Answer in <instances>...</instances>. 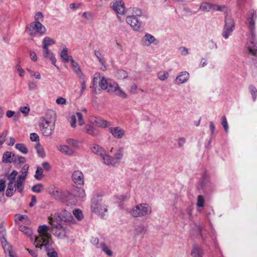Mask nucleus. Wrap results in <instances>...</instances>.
Segmentation results:
<instances>
[{"label": "nucleus", "instance_id": "nucleus-32", "mask_svg": "<svg viewBox=\"0 0 257 257\" xmlns=\"http://www.w3.org/2000/svg\"><path fill=\"white\" fill-rule=\"evenodd\" d=\"M135 231L136 234H143L146 232L145 225L142 223L136 224L135 226Z\"/></svg>", "mask_w": 257, "mask_h": 257}, {"label": "nucleus", "instance_id": "nucleus-21", "mask_svg": "<svg viewBox=\"0 0 257 257\" xmlns=\"http://www.w3.org/2000/svg\"><path fill=\"white\" fill-rule=\"evenodd\" d=\"M90 121L95 126L102 128L109 127L111 125L110 122L98 117H92Z\"/></svg>", "mask_w": 257, "mask_h": 257}, {"label": "nucleus", "instance_id": "nucleus-11", "mask_svg": "<svg viewBox=\"0 0 257 257\" xmlns=\"http://www.w3.org/2000/svg\"><path fill=\"white\" fill-rule=\"evenodd\" d=\"M53 218H54L55 221H58L57 220L58 218L60 221L68 222L70 224L76 223L75 220L73 218L71 213L65 209L61 210L59 212L55 213Z\"/></svg>", "mask_w": 257, "mask_h": 257}, {"label": "nucleus", "instance_id": "nucleus-33", "mask_svg": "<svg viewBox=\"0 0 257 257\" xmlns=\"http://www.w3.org/2000/svg\"><path fill=\"white\" fill-rule=\"evenodd\" d=\"M114 76L118 79H124L128 77V74L125 71L122 69H119L117 70Z\"/></svg>", "mask_w": 257, "mask_h": 257}, {"label": "nucleus", "instance_id": "nucleus-4", "mask_svg": "<svg viewBox=\"0 0 257 257\" xmlns=\"http://www.w3.org/2000/svg\"><path fill=\"white\" fill-rule=\"evenodd\" d=\"M128 213L133 217H146L151 214L152 207L148 203H140L133 206L132 208L129 210Z\"/></svg>", "mask_w": 257, "mask_h": 257}, {"label": "nucleus", "instance_id": "nucleus-41", "mask_svg": "<svg viewBox=\"0 0 257 257\" xmlns=\"http://www.w3.org/2000/svg\"><path fill=\"white\" fill-rule=\"evenodd\" d=\"M28 89L30 91L36 90L38 89V83L34 80L29 81L28 82Z\"/></svg>", "mask_w": 257, "mask_h": 257}, {"label": "nucleus", "instance_id": "nucleus-61", "mask_svg": "<svg viewBox=\"0 0 257 257\" xmlns=\"http://www.w3.org/2000/svg\"><path fill=\"white\" fill-rule=\"evenodd\" d=\"M130 195L128 193L125 194H121L118 196V199L120 201H124L129 199Z\"/></svg>", "mask_w": 257, "mask_h": 257}, {"label": "nucleus", "instance_id": "nucleus-55", "mask_svg": "<svg viewBox=\"0 0 257 257\" xmlns=\"http://www.w3.org/2000/svg\"><path fill=\"white\" fill-rule=\"evenodd\" d=\"M249 89L250 92L251 93V94L252 95L253 101H255L256 98L257 96V89H256V88L254 86H253L252 85H251L249 86Z\"/></svg>", "mask_w": 257, "mask_h": 257}, {"label": "nucleus", "instance_id": "nucleus-2", "mask_svg": "<svg viewBox=\"0 0 257 257\" xmlns=\"http://www.w3.org/2000/svg\"><path fill=\"white\" fill-rule=\"evenodd\" d=\"M256 19V13L253 10L250 11L246 22L249 30L246 47L248 53L254 56L257 55V41L255 32V23Z\"/></svg>", "mask_w": 257, "mask_h": 257}, {"label": "nucleus", "instance_id": "nucleus-28", "mask_svg": "<svg viewBox=\"0 0 257 257\" xmlns=\"http://www.w3.org/2000/svg\"><path fill=\"white\" fill-rule=\"evenodd\" d=\"M60 57L64 63L68 62L73 58L71 56L68 55V49L65 45L63 47V49L60 53Z\"/></svg>", "mask_w": 257, "mask_h": 257}, {"label": "nucleus", "instance_id": "nucleus-48", "mask_svg": "<svg viewBox=\"0 0 257 257\" xmlns=\"http://www.w3.org/2000/svg\"><path fill=\"white\" fill-rule=\"evenodd\" d=\"M158 78L161 81H165L168 79L169 73L167 71H160L158 73Z\"/></svg>", "mask_w": 257, "mask_h": 257}, {"label": "nucleus", "instance_id": "nucleus-6", "mask_svg": "<svg viewBox=\"0 0 257 257\" xmlns=\"http://www.w3.org/2000/svg\"><path fill=\"white\" fill-rule=\"evenodd\" d=\"M48 192L52 197L56 200L66 202L67 205H75L76 203V200L74 197H72L70 201H68V199L65 198L64 192L60 188L53 185H50L48 188Z\"/></svg>", "mask_w": 257, "mask_h": 257}, {"label": "nucleus", "instance_id": "nucleus-5", "mask_svg": "<svg viewBox=\"0 0 257 257\" xmlns=\"http://www.w3.org/2000/svg\"><path fill=\"white\" fill-rule=\"evenodd\" d=\"M0 241L7 257H17L12 245L6 237V229L4 223L0 224Z\"/></svg>", "mask_w": 257, "mask_h": 257}, {"label": "nucleus", "instance_id": "nucleus-53", "mask_svg": "<svg viewBox=\"0 0 257 257\" xmlns=\"http://www.w3.org/2000/svg\"><path fill=\"white\" fill-rule=\"evenodd\" d=\"M221 124L222 125L226 133L228 132V125L227 121L225 115L222 116L221 118Z\"/></svg>", "mask_w": 257, "mask_h": 257}, {"label": "nucleus", "instance_id": "nucleus-1", "mask_svg": "<svg viewBox=\"0 0 257 257\" xmlns=\"http://www.w3.org/2000/svg\"><path fill=\"white\" fill-rule=\"evenodd\" d=\"M50 227L47 225H40L38 228L39 236L35 237L34 245L36 248H40L44 251H47V257H58L56 251L51 250L52 247L51 243V235L49 232Z\"/></svg>", "mask_w": 257, "mask_h": 257}, {"label": "nucleus", "instance_id": "nucleus-29", "mask_svg": "<svg viewBox=\"0 0 257 257\" xmlns=\"http://www.w3.org/2000/svg\"><path fill=\"white\" fill-rule=\"evenodd\" d=\"M94 55L97 57L99 62L101 65V67L100 68L101 70L104 71L106 69V67L105 66V61L104 59V57L102 56L100 52L98 51H94Z\"/></svg>", "mask_w": 257, "mask_h": 257}, {"label": "nucleus", "instance_id": "nucleus-20", "mask_svg": "<svg viewBox=\"0 0 257 257\" xmlns=\"http://www.w3.org/2000/svg\"><path fill=\"white\" fill-rule=\"evenodd\" d=\"M77 119L78 120V124L80 125L84 124V121L83 119L82 114L79 112H77L75 114H73L70 117L69 122L72 127H76V121Z\"/></svg>", "mask_w": 257, "mask_h": 257}, {"label": "nucleus", "instance_id": "nucleus-9", "mask_svg": "<svg viewBox=\"0 0 257 257\" xmlns=\"http://www.w3.org/2000/svg\"><path fill=\"white\" fill-rule=\"evenodd\" d=\"M42 134L45 137H50L54 133L55 129V121H49L42 118L39 124Z\"/></svg>", "mask_w": 257, "mask_h": 257}, {"label": "nucleus", "instance_id": "nucleus-16", "mask_svg": "<svg viewBox=\"0 0 257 257\" xmlns=\"http://www.w3.org/2000/svg\"><path fill=\"white\" fill-rule=\"evenodd\" d=\"M125 21L126 23L130 25L134 31H138L140 29L142 22L138 19L137 16L134 15L127 16Z\"/></svg>", "mask_w": 257, "mask_h": 257}, {"label": "nucleus", "instance_id": "nucleus-58", "mask_svg": "<svg viewBox=\"0 0 257 257\" xmlns=\"http://www.w3.org/2000/svg\"><path fill=\"white\" fill-rule=\"evenodd\" d=\"M43 15L42 13L38 12L35 16V22H39L41 23L43 21Z\"/></svg>", "mask_w": 257, "mask_h": 257}, {"label": "nucleus", "instance_id": "nucleus-8", "mask_svg": "<svg viewBox=\"0 0 257 257\" xmlns=\"http://www.w3.org/2000/svg\"><path fill=\"white\" fill-rule=\"evenodd\" d=\"M48 222L51 225L53 229H56L55 231L53 232L54 235L59 238H63L66 236L65 228L60 222L55 221L52 215L48 217Z\"/></svg>", "mask_w": 257, "mask_h": 257}, {"label": "nucleus", "instance_id": "nucleus-15", "mask_svg": "<svg viewBox=\"0 0 257 257\" xmlns=\"http://www.w3.org/2000/svg\"><path fill=\"white\" fill-rule=\"evenodd\" d=\"M110 80L106 79L104 77L100 76L99 73H96L93 77V85H96L99 82V86L102 90L107 89Z\"/></svg>", "mask_w": 257, "mask_h": 257}, {"label": "nucleus", "instance_id": "nucleus-54", "mask_svg": "<svg viewBox=\"0 0 257 257\" xmlns=\"http://www.w3.org/2000/svg\"><path fill=\"white\" fill-rule=\"evenodd\" d=\"M66 142L68 144L74 147L77 148L79 147V142L76 140L72 139H68L66 140Z\"/></svg>", "mask_w": 257, "mask_h": 257}, {"label": "nucleus", "instance_id": "nucleus-56", "mask_svg": "<svg viewBox=\"0 0 257 257\" xmlns=\"http://www.w3.org/2000/svg\"><path fill=\"white\" fill-rule=\"evenodd\" d=\"M205 202L204 198L202 195H198L197 197V206L199 207H202Z\"/></svg>", "mask_w": 257, "mask_h": 257}, {"label": "nucleus", "instance_id": "nucleus-7", "mask_svg": "<svg viewBox=\"0 0 257 257\" xmlns=\"http://www.w3.org/2000/svg\"><path fill=\"white\" fill-rule=\"evenodd\" d=\"M124 156V148L123 147H118L114 153L113 157L107 154L105 155V159H104V164L108 166L114 167L118 165L120 161L123 159Z\"/></svg>", "mask_w": 257, "mask_h": 257}, {"label": "nucleus", "instance_id": "nucleus-59", "mask_svg": "<svg viewBox=\"0 0 257 257\" xmlns=\"http://www.w3.org/2000/svg\"><path fill=\"white\" fill-rule=\"evenodd\" d=\"M27 219V216L24 215L16 214L14 216V219L16 222L22 221L23 219Z\"/></svg>", "mask_w": 257, "mask_h": 257}, {"label": "nucleus", "instance_id": "nucleus-51", "mask_svg": "<svg viewBox=\"0 0 257 257\" xmlns=\"http://www.w3.org/2000/svg\"><path fill=\"white\" fill-rule=\"evenodd\" d=\"M100 246L102 250L108 256H111L112 255V251L109 249L108 246L104 243H101L100 244Z\"/></svg>", "mask_w": 257, "mask_h": 257}, {"label": "nucleus", "instance_id": "nucleus-24", "mask_svg": "<svg viewBox=\"0 0 257 257\" xmlns=\"http://www.w3.org/2000/svg\"><path fill=\"white\" fill-rule=\"evenodd\" d=\"M19 229L21 231L23 232L25 235L29 236L32 241L34 240L35 241V237H38L39 236H33V230L32 229L28 227L25 226H20L19 227ZM39 234V233L38 232Z\"/></svg>", "mask_w": 257, "mask_h": 257}, {"label": "nucleus", "instance_id": "nucleus-10", "mask_svg": "<svg viewBox=\"0 0 257 257\" xmlns=\"http://www.w3.org/2000/svg\"><path fill=\"white\" fill-rule=\"evenodd\" d=\"M29 34L34 37L36 33L43 35L45 33L46 29L45 27L39 22H34L27 27Z\"/></svg>", "mask_w": 257, "mask_h": 257}, {"label": "nucleus", "instance_id": "nucleus-46", "mask_svg": "<svg viewBox=\"0 0 257 257\" xmlns=\"http://www.w3.org/2000/svg\"><path fill=\"white\" fill-rule=\"evenodd\" d=\"M44 190V186L41 183H38L32 187V190L35 193H40Z\"/></svg>", "mask_w": 257, "mask_h": 257}, {"label": "nucleus", "instance_id": "nucleus-18", "mask_svg": "<svg viewBox=\"0 0 257 257\" xmlns=\"http://www.w3.org/2000/svg\"><path fill=\"white\" fill-rule=\"evenodd\" d=\"M73 182L80 186H83L84 184V176L82 172L79 170L74 171L71 175Z\"/></svg>", "mask_w": 257, "mask_h": 257}, {"label": "nucleus", "instance_id": "nucleus-34", "mask_svg": "<svg viewBox=\"0 0 257 257\" xmlns=\"http://www.w3.org/2000/svg\"><path fill=\"white\" fill-rule=\"evenodd\" d=\"M24 180L17 178L16 183L14 184L16 190H17L20 193H22L24 189Z\"/></svg>", "mask_w": 257, "mask_h": 257}, {"label": "nucleus", "instance_id": "nucleus-26", "mask_svg": "<svg viewBox=\"0 0 257 257\" xmlns=\"http://www.w3.org/2000/svg\"><path fill=\"white\" fill-rule=\"evenodd\" d=\"M84 130L86 133L93 137H96L99 135V131L95 129L90 124H86L85 126Z\"/></svg>", "mask_w": 257, "mask_h": 257}, {"label": "nucleus", "instance_id": "nucleus-35", "mask_svg": "<svg viewBox=\"0 0 257 257\" xmlns=\"http://www.w3.org/2000/svg\"><path fill=\"white\" fill-rule=\"evenodd\" d=\"M119 85L117 83L112 81L109 80V83H108V87H107V91L109 93H113L115 90L118 88Z\"/></svg>", "mask_w": 257, "mask_h": 257}, {"label": "nucleus", "instance_id": "nucleus-31", "mask_svg": "<svg viewBox=\"0 0 257 257\" xmlns=\"http://www.w3.org/2000/svg\"><path fill=\"white\" fill-rule=\"evenodd\" d=\"M213 4L207 2H203L201 3L200 6L201 11L206 12H208L212 11Z\"/></svg>", "mask_w": 257, "mask_h": 257}, {"label": "nucleus", "instance_id": "nucleus-17", "mask_svg": "<svg viewBox=\"0 0 257 257\" xmlns=\"http://www.w3.org/2000/svg\"><path fill=\"white\" fill-rule=\"evenodd\" d=\"M108 131L113 137L117 140L122 139L125 135V131L120 126L109 127Z\"/></svg>", "mask_w": 257, "mask_h": 257}, {"label": "nucleus", "instance_id": "nucleus-19", "mask_svg": "<svg viewBox=\"0 0 257 257\" xmlns=\"http://www.w3.org/2000/svg\"><path fill=\"white\" fill-rule=\"evenodd\" d=\"M90 149L92 153L100 156L101 161L104 163V159H105L104 157L107 155L105 150L99 145L95 144L90 146Z\"/></svg>", "mask_w": 257, "mask_h": 257}, {"label": "nucleus", "instance_id": "nucleus-12", "mask_svg": "<svg viewBox=\"0 0 257 257\" xmlns=\"http://www.w3.org/2000/svg\"><path fill=\"white\" fill-rule=\"evenodd\" d=\"M234 30V22L230 17L226 16L225 19V24L222 32V36L225 39H227Z\"/></svg>", "mask_w": 257, "mask_h": 257}, {"label": "nucleus", "instance_id": "nucleus-14", "mask_svg": "<svg viewBox=\"0 0 257 257\" xmlns=\"http://www.w3.org/2000/svg\"><path fill=\"white\" fill-rule=\"evenodd\" d=\"M159 43L158 39L148 33H146L141 39V44L144 47H149L152 44L157 45Z\"/></svg>", "mask_w": 257, "mask_h": 257}, {"label": "nucleus", "instance_id": "nucleus-60", "mask_svg": "<svg viewBox=\"0 0 257 257\" xmlns=\"http://www.w3.org/2000/svg\"><path fill=\"white\" fill-rule=\"evenodd\" d=\"M56 103L58 105H65L66 103V99L63 97H59L56 99Z\"/></svg>", "mask_w": 257, "mask_h": 257}, {"label": "nucleus", "instance_id": "nucleus-44", "mask_svg": "<svg viewBox=\"0 0 257 257\" xmlns=\"http://www.w3.org/2000/svg\"><path fill=\"white\" fill-rule=\"evenodd\" d=\"M73 214L75 217L78 220H81L83 218L82 212L79 209H75L73 210Z\"/></svg>", "mask_w": 257, "mask_h": 257}, {"label": "nucleus", "instance_id": "nucleus-3", "mask_svg": "<svg viewBox=\"0 0 257 257\" xmlns=\"http://www.w3.org/2000/svg\"><path fill=\"white\" fill-rule=\"evenodd\" d=\"M91 211L101 218H105L107 216L108 206L102 200V197L98 194L93 195L91 199Z\"/></svg>", "mask_w": 257, "mask_h": 257}, {"label": "nucleus", "instance_id": "nucleus-52", "mask_svg": "<svg viewBox=\"0 0 257 257\" xmlns=\"http://www.w3.org/2000/svg\"><path fill=\"white\" fill-rule=\"evenodd\" d=\"M18 174L17 171L14 170L10 174H8L7 176L8 179L9 180V183L13 182L14 183L16 177Z\"/></svg>", "mask_w": 257, "mask_h": 257}, {"label": "nucleus", "instance_id": "nucleus-36", "mask_svg": "<svg viewBox=\"0 0 257 257\" xmlns=\"http://www.w3.org/2000/svg\"><path fill=\"white\" fill-rule=\"evenodd\" d=\"M29 168V166L28 164L24 165L21 171V174L18 176V178L25 180L27 175Z\"/></svg>", "mask_w": 257, "mask_h": 257}, {"label": "nucleus", "instance_id": "nucleus-43", "mask_svg": "<svg viewBox=\"0 0 257 257\" xmlns=\"http://www.w3.org/2000/svg\"><path fill=\"white\" fill-rule=\"evenodd\" d=\"M74 194L76 196L81 198L85 196V193L84 189L81 188H76L74 190Z\"/></svg>", "mask_w": 257, "mask_h": 257}, {"label": "nucleus", "instance_id": "nucleus-62", "mask_svg": "<svg viewBox=\"0 0 257 257\" xmlns=\"http://www.w3.org/2000/svg\"><path fill=\"white\" fill-rule=\"evenodd\" d=\"M16 70L20 77H23L25 75V72L20 66L17 65L16 66Z\"/></svg>", "mask_w": 257, "mask_h": 257}, {"label": "nucleus", "instance_id": "nucleus-57", "mask_svg": "<svg viewBox=\"0 0 257 257\" xmlns=\"http://www.w3.org/2000/svg\"><path fill=\"white\" fill-rule=\"evenodd\" d=\"M8 131L5 130L0 135V148L2 147V145L5 141L6 138L7 136Z\"/></svg>", "mask_w": 257, "mask_h": 257}, {"label": "nucleus", "instance_id": "nucleus-25", "mask_svg": "<svg viewBox=\"0 0 257 257\" xmlns=\"http://www.w3.org/2000/svg\"><path fill=\"white\" fill-rule=\"evenodd\" d=\"M43 55L44 57L49 58L51 61L52 63L56 66V59L48 48H43Z\"/></svg>", "mask_w": 257, "mask_h": 257}, {"label": "nucleus", "instance_id": "nucleus-38", "mask_svg": "<svg viewBox=\"0 0 257 257\" xmlns=\"http://www.w3.org/2000/svg\"><path fill=\"white\" fill-rule=\"evenodd\" d=\"M35 149L36 150L37 153L39 157L44 158L45 156L44 149L39 143H38L36 144Z\"/></svg>", "mask_w": 257, "mask_h": 257}, {"label": "nucleus", "instance_id": "nucleus-45", "mask_svg": "<svg viewBox=\"0 0 257 257\" xmlns=\"http://www.w3.org/2000/svg\"><path fill=\"white\" fill-rule=\"evenodd\" d=\"M43 173V169L39 166L37 167V170L36 171V173L35 175V178L36 179H37L38 180H41L42 179V178L44 177Z\"/></svg>", "mask_w": 257, "mask_h": 257}, {"label": "nucleus", "instance_id": "nucleus-40", "mask_svg": "<svg viewBox=\"0 0 257 257\" xmlns=\"http://www.w3.org/2000/svg\"><path fill=\"white\" fill-rule=\"evenodd\" d=\"M27 72L29 73L31 77H35L37 79H40L41 78V74L38 71H35L30 68L27 69Z\"/></svg>", "mask_w": 257, "mask_h": 257}, {"label": "nucleus", "instance_id": "nucleus-23", "mask_svg": "<svg viewBox=\"0 0 257 257\" xmlns=\"http://www.w3.org/2000/svg\"><path fill=\"white\" fill-rule=\"evenodd\" d=\"M190 77L189 73L187 71H183L179 73L175 79L177 84H181L186 82Z\"/></svg>", "mask_w": 257, "mask_h": 257}, {"label": "nucleus", "instance_id": "nucleus-27", "mask_svg": "<svg viewBox=\"0 0 257 257\" xmlns=\"http://www.w3.org/2000/svg\"><path fill=\"white\" fill-rule=\"evenodd\" d=\"M73 70L75 72L78 77H83L84 75L82 72L78 64L72 58L70 61Z\"/></svg>", "mask_w": 257, "mask_h": 257}, {"label": "nucleus", "instance_id": "nucleus-39", "mask_svg": "<svg viewBox=\"0 0 257 257\" xmlns=\"http://www.w3.org/2000/svg\"><path fill=\"white\" fill-rule=\"evenodd\" d=\"M14 184L13 182L9 183L8 188L6 190V195L8 197H11L13 194L14 192L16 191L14 190Z\"/></svg>", "mask_w": 257, "mask_h": 257}, {"label": "nucleus", "instance_id": "nucleus-64", "mask_svg": "<svg viewBox=\"0 0 257 257\" xmlns=\"http://www.w3.org/2000/svg\"><path fill=\"white\" fill-rule=\"evenodd\" d=\"M42 166L43 167L44 169L46 171H49L51 169V165L47 162H43L42 164Z\"/></svg>", "mask_w": 257, "mask_h": 257}, {"label": "nucleus", "instance_id": "nucleus-63", "mask_svg": "<svg viewBox=\"0 0 257 257\" xmlns=\"http://www.w3.org/2000/svg\"><path fill=\"white\" fill-rule=\"evenodd\" d=\"M30 139L32 142H38L39 141V137L36 133H31L30 134Z\"/></svg>", "mask_w": 257, "mask_h": 257}, {"label": "nucleus", "instance_id": "nucleus-13", "mask_svg": "<svg viewBox=\"0 0 257 257\" xmlns=\"http://www.w3.org/2000/svg\"><path fill=\"white\" fill-rule=\"evenodd\" d=\"M109 6L110 8L113 10L117 15H124L125 6L122 0H114L110 3Z\"/></svg>", "mask_w": 257, "mask_h": 257}, {"label": "nucleus", "instance_id": "nucleus-30", "mask_svg": "<svg viewBox=\"0 0 257 257\" xmlns=\"http://www.w3.org/2000/svg\"><path fill=\"white\" fill-rule=\"evenodd\" d=\"M203 251L202 249L197 245H194L191 252V257H202Z\"/></svg>", "mask_w": 257, "mask_h": 257}, {"label": "nucleus", "instance_id": "nucleus-42", "mask_svg": "<svg viewBox=\"0 0 257 257\" xmlns=\"http://www.w3.org/2000/svg\"><path fill=\"white\" fill-rule=\"evenodd\" d=\"M15 148L23 154H26L28 152V149L24 144H17L15 146Z\"/></svg>", "mask_w": 257, "mask_h": 257}, {"label": "nucleus", "instance_id": "nucleus-22", "mask_svg": "<svg viewBox=\"0 0 257 257\" xmlns=\"http://www.w3.org/2000/svg\"><path fill=\"white\" fill-rule=\"evenodd\" d=\"M57 150L62 154L69 156H72L75 154V151L69 146L64 145H58L56 146Z\"/></svg>", "mask_w": 257, "mask_h": 257}, {"label": "nucleus", "instance_id": "nucleus-47", "mask_svg": "<svg viewBox=\"0 0 257 257\" xmlns=\"http://www.w3.org/2000/svg\"><path fill=\"white\" fill-rule=\"evenodd\" d=\"M113 93H114L116 96L122 98H126L127 96L125 92L123 91L119 86Z\"/></svg>", "mask_w": 257, "mask_h": 257}, {"label": "nucleus", "instance_id": "nucleus-50", "mask_svg": "<svg viewBox=\"0 0 257 257\" xmlns=\"http://www.w3.org/2000/svg\"><path fill=\"white\" fill-rule=\"evenodd\" d=\"M80 81L81 84V90L80 91V95H82L86 89V86L85 84V76L83 75V77H79Z\"/></svg>", "mask_w": 257, "mask_h": 257}, {"label": "nucleus", "instance_id": "nucleus-37", "mask_svg": "<svg viewBox=\"0 0 257 257\" xmlns=\"http://www.w3.org/2000/svg\"><path fill=\"white\" fill-rule=\"evenodd\" d=\"M43 48H48L49 46L54 44L55 41L49 37H45L42 42Z\"/></svg>", "mask_w": 257, "mask_h": 257}, {"label": "nucleus", "instance_id": "nucleus-49", "mask_svg": "<svg viewBox=\"0 0 257 257\" xmlns=\"http://www.w3.org/2000/svg\"><path fill=\"white\" fill-rule=\"evenodd\" d=\"M12 160V153L10 152H5L3 157V161L5 163H10Z\"/></svg>", "mask_w": 257, "mask_h": 257}]
</instances>
